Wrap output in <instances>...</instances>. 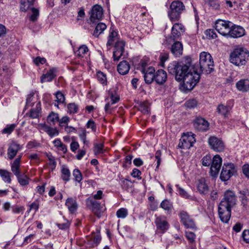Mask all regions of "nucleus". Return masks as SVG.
Here are the masks:
<instances>
[{"label":"nucleus","mask_w":249,"mask_h":249,"mask_svg":"<svg viewBox=\"0 0 249 249\" xmlns=\"http://www.w3.org/2000/svg\"><path fill=\"white\" fill-rule=\"evenodd\" d=\"M107 28L106 25L102 22H100L96 25L92 35L96 37H98L99 36L103 33Z\"/></svg>","instance_id":"obj_34"},{"label":"nucleus","mask_w":249,"mask_h":249,"mask_svg":"<svg viewBox=\"0 0 249 249\" xmlns=\"http://www.w3.org/2000/svg\"><path fill=\"white\" fill-rule=\"evenodd\" d=\"M133 157L132 155H128L125 157L123 164V167L124 168H126L131 164Z\"/></svg>","instance_id":"obj_56"},{"label":"nucleus","mask_w":249,"mask_h":249,"mask_svg":"<svg viewBox=\"0 0 249 249\" xmlns=\"http://www.w3.org/2000/svg\"><path fill=\"white\" fill-rule=\"evenodd\" d=\"M104 144L102 143H95L94 144L93 151L95 155L103 154L104 153Z\"/></svg>","instance_id":"obj_47"},{"label":"nucleus","mask_w":249,"mask_h":249,"mask_svg":"<svg viewBox=\"0 0 249 249\" xmlns=\"http://www.w3.org/2000/svg\"><path fill=\"white\" fill-rule=\"evenodd\" d=\"M237 89L242 92H247L249 90V79H243L238 81L236 83Z\"/></svg>","instance_id":"obj_28"},{"label":"nucleus","mask_w":249,"mask_h":249,"mask_svg":"<svg viewBox=\"0 0 249 249\" xmlns=\"http://www.w3.org/2000/svg\"><path fill=\"white\" fill-rule=\"evenodd\" d=\"M127 214L128 211L124 208L119 209L116 212V215L118 218H125L127 216Z\"/></svg>","instance_id":"obj_51"},{"label":"nucleus","mask_w":249,"mask_h":249,"mask_svg":"<svg viewBox=\"0 0 249 249\" xmlns=\"http://www.w3.org/2000/svg\"><path fill=\"white\" fill-rule=\"evenodd\" d=\"M130 68V65L127 61H122L118 65L117 71L120 74L125 75L128 72Z\"/></svg>","instance_id":"obj_30"},{"label":"nucleus","mask_w":249,"mask_h":249,"mask_svg":"<svg viewBox=\"0 0 249 249\" xmlns=\"http://www.w3.org/2000/svg\"><path fill=\"white\" fill-rule=\"evenodd\" d=\"M222 159L219 155H215L212 160L210 168V175L211 176H216L222 165Z\"/></svg>","instance_id":"obj_12"},{"label":"nucleus","mask_w":249,"mask_h":249,"mask_svg":"<svg viewBox=\"0 0 249 249\" xmlns=\"http://www.w3.org/2000/svg\"><path fill=\"white\" fill-rule=\"evenodd\" d=\"M35 93L33 91H31L30 93L27 95L25 106L27 108L29 107H33L35 104H36V103L39 102L37 98L35 97Z\"/></svg>","instance_id":"obj_31"},{"label":"nucleus","mask_w":249,"mask_h":249,"mask_svg":"<svg viewBox=\"0 0 249 249\" xmlns=\"http://www.w3.org/2000/svg\"><path fill=\"white\" fill-rule=\"evenodd\" d=\"M237 199L235 193L231 190H227L218 207L219 218H230L231 208L236 203Z\"/></svg>","instance_id":"obj_2"},{"label":"nucleus","mask_w":249,"mask_h":249,"mask_svg":"<svg viewBox=\"0 0 249 249\" xmlns=\"http://www.w3.org/2000/svg\"><path fill=\"white\" fill-rule=\"evenodd\" d=\"M167 74L163 70L160 69L155 72V81L157 84L162 85L167 80Z\"/></svg>","instance_id":"obj_22"},{"label":"nucleus","mask_w":249,"mask_h":249,"mask_svg":"<svg viewBox=\"0 0 249 249\" xmlns=\"http://www.w3.org/2000/svg\"><path fill=\"white\" fill-rule=\"evenodd\" d=\"M86 126L87 128H90L93 132H96V124L94 121L92 120H89L86 124Z\"/></svg>","instance_id":"obj_62"},{"label":"nucleus","mask_w":249,"mask_h":249,"mask_svg":"<svg viewBox=\"0 0 249 249\" xmlns=\"http://www.w3.org/2000/svg\"><path fill=\"white\" fill-rule=\"evenodd\" d=\"M22 155H19L13 162L10 163L11 170L17 178L18 182L21 186H27L30 180L26 175H21L20 171V161Z\"/></svg>","instance_id":"obj_6"},{"label":"nucleus","mask_w":249,"mask_h":249,"mask_svg":"<svg viewBox=\"0 0 249 249\" xmlns=\"http://www.w3.org/2000/svg\"><path fill=\"white\" fill-rule=\"evenodd\" d=\"M197 191L201 195L207 194L209 191V187L205 178H202L196 182Z\"/></svg>","instance_id":"obj_20"},{"label":"nucleus","mask_w":249,"mask_h":249,"mask_svg":"<svg viewBox=\"0 0 249 249\" xmlns=\"http://www.w3.org/2000/svg\"><path fill=\"white\" fill-rule=\"evenodd\" d=\"M96 77L98 82L103 86L107 85V78L105 73L101 71H98L96 72Z\"/></svg>","instance_id":"obj_38"},{"label":"nucleus","mask_w":249,"mask_h":249,"mask_svg":"<svg viewBox=\"0 0 249 249\" xmlns=\"http://www.w3.org/2000/svg\"><path fill=\"white\" fill-rule=\"evenodd\" d=\"M65 205L69 212L71 213H75L78 208V204L76 197L68 198L66 200Z\"/></svg>","instance_id":"obj_25"},{"label":"nucleus","mask_w":249,"mask_h":249,"mask_svg":"<svg viewBox=\"0 0 249 249\" xmlns=\"http://www.w3.org/2000/svg\"><path fill=\"white\" fill-rule=\"evenodd\" d=\"M177 191L178 194L182 197L185 198H189L190 196L189 195L187 192H186L184 189L181 188L179 185H176Z\"/></svg>","instance_id":"obj_48"},{"label":"nucleus","mask_w":249,"mask_h":249,"mask_svg":"<svg viewBox=\"0 0 249 249\" xmlns=\"http://www.w3.org/2000/svg\"><path fill=\"white\" fill-rule=\"evenodd\" d=\"M39 128L45 132L51 138L59 135V130L56 127H52L45 123L40 124Z\"/></svg>","instance_id":"obj_18"},{"label":"nucleus","mask_w":249,"mask_h":249,"mask_svg":"<svg viewBox=\"0 0 249 249\" xmlns=\"http://www.w3.org/2000/svg\"><path fill=\"white\" fill-rule=\"evenodd\" d=\"M55 98L56 100H55V102L59 104L65 103V98L62 92L57 91L55 94Z\"/></svg>","instance_id":"obj_54"},{"label":"nucleus","mask_w":249,"mask_h":249,"mask_svg":"<svg viewBox=\"0 0 249 249\" xmlns=\"http://www.w3.org/2000/svg\"><path fill=\"white\" fill-rule=\"evenodd\" d=\"M171 51L176 57H179L182 54L183 45L179 41H176L171 46Z\"/></svg>","instance_id":"obj_26"},{"label":"nucleus","mask_w":249,"mask_h":249,"mask_svg":"<svg viewBox=\"0 0 249 249\" xmlns=\"http://www.w3.org/2000/svg\"><path fill=\"white\" fill-rule=\"evenodd\" d=\"M149 60L147 58L142 59L137 66V69L140 70L142 72H144L146 70V67L147 65Z\"/></svg>","instance_id":"obj_43"},{"label":"nucleus","mask_w":249,"mask_h":249,"mask_svg":"<svg viewBox=\"0 0 249 249\" xmlns=\"http://www.w3.org/2000/svg\"><path fill=\"white\" fill-rule=\"evenodd\" d=\"M89 52V49L86 45L80 46L78 49L75 52V54L79 57H83L85 54Z\"/></svg>","instance_id":"obj_42"},{"label":"nucleus","mask_w":249,"mask_h":249,"mask_svg":"<svg viewBox=\"0 0 249 249\" xmlns=\"http://www.w3.org/2000/svg\"><path fill=\"white\" fill-rule=\"evenodd\" d=\"M34 0H21L20 10L22 12H26L33 5Z\"/></svg>","instance_id":"obj_36"},{"label":"nucleus","mask_w":249,"mask_h":249,"mask_svg":"<svg viewBox=\"0 0 249 249\" xmlns=\"http://www.w3.org/2000/svg\"><path fill=\"white\" fill-rule=\"evenodd\" d=\"M200 70L197 71L210 74L214 70V62L211 55L208 52H202L199 54Z\"/></svg>","instance_id":"obj_4"},{"label":"nucleus","mask_w":249,"mask_h":249,"mask_svg":"<svg viewBox=\"0 0 249 249\" xmlns=\"http://www.w3.org/2000/svg\"><path fill=\"white\" fill-rule=\"evenodd\" d=\"M212 158L210 155H206L202 159V164L204 166H209L211 164Z\"/></svg>","instance_id":"obj_60"},{"label":"nucleus","mask_w":249,"mask_h":249,"mask_svg":"<svg viewBox=\"0 0 249 249\" xmlns=\"http://www.w3.org/2000/svg\"><path fill=\"white\" fill-rule=\"evenodd\" d=\"M231 109V106L223 104L219 105L216 108L217 112L224 118L229 117Z\"/></svg>","instance_id":"obj_27"},{"label":"nucleus","mask_w":249,"mask_h":249,"mask_svg":"<svg viewBox=\"0 0 249 249\" xmlns=\"http://www.w3.org/2000/svg\"><path fill=\"white\" fill-rule=\"evenodd\" d=\"M79 137L80 140L82 141L85 146L89 147V141L86 139L87 138V131L85 129H82L81 132L79 133Z\"/></svg>","instance_id":"obj_45"},{"label":"nucleus","mask_w":249,"mask_h":249,"mask_svg":"<svg viewBox=\"0 0 249 249\" xmlns=\"http://www.w3.org/2000/svg\"><path fill=\"white\" fill-rule=\"evenodd\" d=\"M195 142L194 135L187 133L182 136L178 146L182 149H189Z\"/></svg>","instance_id":"obj_10"},{"label":"nucleus","mask_w":249,"mask_h":249,"mask_svg":"<svg viewBox=\"0 0 249 249\" xmlns=\"http://www.w3.org/2000/svg\"><path fill=\"white\" fill-rule=\"evenodd\" d=\"M89 15L90 20L93 23L101 20L103 16V9L101 6L98 4L94 5L92 7Z\"/></svg>","instance_id":"obj_13"},{"label":"nucleus","mask_w":249,"mask_h":249,"mask_svg":"<svg viewBox=\"0 0 249 249\" xmlns=\"http://www.w3.org/2000/svg\"><path fill=\"white\" fill-rule=\"evenodd\" d=\"M185 10L183 2L179 0H174L171 3L167 12L168 17L172 22L180 20L181 14Z\"/></svg>","instance_id":"obj_5"},{"label":"nucleus","mask_w":249,"mask_h":249,"mask_svg":"<svg viewBox=\"0 0 249 249\" xmlns=\"http://www.w3.org/2000/svg\"><path fill=\"white\" fill-rule=\"evenodd\" d=\"M72 175L76 181L80 182L82 180L83 176L79 169H74L72 172Z\"/></svg>","instance_id":"obj_50"},{"label":"nucleus","mask_w":249,"mask_h":249,"mask_svg":"<svg viewBox=\"0 0 249 249\" xmlns=\"http://www.w3.org/2000/svg\"><path fill=\"white\" fill-rule=\"evenodd\" d=\"M31 11L32 14L30 17V19L31 21L34 22L37 20L39 16V11L38 9L33 7L31 8Z\"/></svg>","instance_id":"obj_55"},{"label":"nucleus","mask_w":249,"mask_h":249,"mask_svg":"<svg viewBox=\"0 0 249 249\" xmlns=\"http://www.w3.org/2000/svg\"><path fill=\"white\" fill-rule=\"evenodd\" d=\"M139 110L143 114H149L150 113V105L147 102L140 103Z\"/></svg>","instance_id":"obj_39"},{"label":"nucleus","mask_w":249,"mask_h":249,"mask_svg":"<svg viewBox=\"0 0 249 249\" xmlns=\"http://www.w3.org/2000/svg\"><path fill=\"white\" fill-rule=\"evenodd\" d=\"M181 222L187 228L192 229L196 228V225L192 219H181Z\"/></svg>","instance_id":"obj_44"},{"label":"nucleus","mask_w":249,"mask_h":249,"mask_svg":"<svg viewBox=\"0 0 249 249\" xmlns=\"http://www.w3.org/2000/svg\"><path fill=\"white\" fill-rule=\"evenodd\" d=\"M155 69L153 67H149L144 72H142L143 74L144 79L146 83L151 84L153 81H155Z\"/></svg>","instance_id":"obj_23"},{"label":"nucleus","mask_w":249,"mask_h":249,"mask_svg":"<svg viewBox=\"0 0 249 249\" xmlns=\"http://www.w3.org/2000/svg\"><path fill=\"white\" fill-rule=\"evenodd\" d=\"M184 105L187 108H194L197 105V101L195 99L189 100L185 102Z\"/></svg>","instance_id":"obj_59"},{"label":"nucleus","mask_w":249,"mask_h":249,"mask_svg":"<svg viewBox=\"0 0 249 249\" xmlns=\"http://www.w3.org/2000/svg\"><path fill=\"white\" fill-rule=\"evenodd\" d=\"M211 148L216 152H221L224 149V144L222 140L215 137H211L208 141Z\"/></svg>","instance_id":"obj_15"},{"label":"nucleus","mask_w":249,"mask_h":249,"mask_svg":"<svg viewBox=\"0 0 249 249\" xmlns=\"http://www.w3.org/2000/svg\"><path fill=\"white\" fill-rule=\"evenodd\" d=\"M160 207L167 212H170L173 209V204L170 200L166 199L161 202Z\"/></svg>","instance_id":"obj_41"},{"label":"nucleus","mask_w":249,"mask_h":249,"mask_svg":"<svg viewBox=\"0 0 249 249\" xmlns=\"http://www.w3.org/2000/svg\"><path fill=\"white\" fill-rule=\"evenodd\" d=\"M109 94L111 104H115L119 102L120 97L115 92H114L113 91H109Z\"/></svg>","instance_id":"obj_57"},{"label":"nucleus","mask_w":249,"mask_h":249,"mask_svg":"<svg viewBox=\"0 0 249 249\" xmlns=\"http://www.w3.org/2000/svg\"><path fill=\"white\" fill-rule=\"evenodd\" d=\"M41 108L40 102H38L36 104V108L30 110V117L33 119L37 118L39 115Z\"/></svg>","instance_id":"obj_35"},{"label":"nucleus","mask_w":249,"mask_h":249,"mask_svg":"<svg viewBox=\"0 0 249 249\" xmlns=\"http://www.w3.org/2000/svg\"><path fill=\"white\" fill-rule=\"evenodd\" d=\"M155 223L157 229L160 230L162 232L167 231L169 227L168 222L165 219H156Z\"/></svg>","instance_id":"obj_29"},{"label":"nucleus","mask_w":249,"mask_h":249,"mask_svg":"<svg viewBox=\"0 0 249 249\" xmlns=\"http://www.w3.org/2000/svg\"><path fill=\"white\" fill-rule=\"evenodd\" d=\"M40 200L38 198L36 199L31 205H29V209L27 210V213H29L31 211H34V213L38 209Z\"/></svg>","instance_id":"obj_46"},{"label":"nucleus","mask_w":249,"mask_h":249,"mask_svg":"<svg viewBox=\"0 0 249 249\" xmlns=\"http://www.w3.org/2000/svg\"><path fill=\"white\" fill-rule=\"evenodd\" d=\"M16 124H13L7 125L2 131V134H10L15 129Z\"/></svg>","instance_id":"obj_53"},{"label":"nucleus","mask_w":249,"mask_h":249,"mask_svg":"<svg viewBox=\"0 0 249 249\" xmlns=\"http://www.w3.org/2000/svg\"><path fill=\"white\" fill-rule=\"evenodd\" d=\"M67 112L70 115L77 113L79 110V106L75 103L68 104L67 106Z\"/></svg>","instance_id":"obj_37"},{"label":"nucleus","mask_w":249,"mask_h":249,"mask_svg":"<svg viewBox=\"0 0 249 249\" xmlns=\"http://www.w3.org/2000/svg\"><path fill=\"white\" fill-rule=\"evenodd\" d=\"M185 28L180 23H176L173 24L171 29V37L173 40L178 39L185 32Z\"/></svg>","instance_id":"obj_14"},{"label":"nucleus","mask_w":249,"mask_h":249,"mask_svg":"<svg viewBox=\"0 0 249 249\" xmlns=\"http://www.w3.org/2000/svg\"><path fill=\"white\" fill-rule=\"evenodd\" d=\"M125 44V42L124 40L120 39L116 42L113 45V58L114 61H118L120 59L124 53Z\"/></svg>","instance_id":"obj_11"},{"label":"nucleus","mask_w":249,"mask_h":249,"mask_svg":"<svg viewBox=\"0 0 249 249\" xmlns=\"http://www.w3.org/2000/svg\"><path fill=\"white\" fill-rule=\"evenodd\" d=\"M236 173V168L233 163H224L220 174V178L223 181H227Z\"/></svg>","instance_id":"obj_7"},{"label":"nucleus","mask_w":249,"mask_h":249,"mask_svg":"<svg viewBox=\"0 0 249 249\" xmlns=\"http://www.w3.org/2000/svg\"><path fill=\"white\" fill-rule=\"evenodd\" d=\"M70 122V118L68 116H63L61 119H59V121H58L59 125L60 127H65V125H68Z\"/></svg>","instance_id":"obj_58"},{"label":"nucleus","mask_w":249,"mask_h":249,"mask_svg":"<svg viewBox=\"0 0 249 249\" xmlns=\"http://www.w3.org/2000/svg\"><path fill=\"white\" fill-rule=\"evenodd\" d=\"M57 69L53 68L48 70L45 73L42 74L40 77V82L43 83L45 82H49L56 77V72Z\"/></svg>","instance_id":"obj_21"},{"label":"nucleus","mask_w":249,"mask_h":249,"mask_svg":"<svg viewBox=\"0 0 249 249\" xmlns=\"http://www.w3.org/2000/svg\"><path fill=\"white\" fill-rule=\"evenodd\" d=\"M87 203L88 206L98 217L102 216L101 214L106 210L104 204H101L98 200H93L92 198L88 199Z\"/></svg>","instance_id":"obj_8"},{"label":"nucleus","mask_w":249,"mask_h":249,"mask_svg":"<svg viewBox=\"0 0 249 249\" xmlns=\"http://www.w3.org/2000/svg\"><path fill=\"white\" fill-rule=\"evenodd\" d=\"M56 225L60 229L66 230L69 228L70 225V222L66 219L64 222L62 223H57Z\"/></svg>","instance_id":"obj_64"},{"label":"nucleus","mask_w":249,"mask_h":249,"mask_svg":"<svg viewBox=\"0 0 249 249\" xmlns=\"http://www.w3.org/2000/svg\"><path fill=\"white\" fill-rule=\"evenodd\" d=\"M48 160H49V165L51 167L52 170L55 168L56 165V162L55 160V158L51 154H47L46 155Z\"/></svg>","instance_id":"obj_52"},{"label":"nucleus","mask_w":249,"mask_h":249,"mask_svg":"<svg viewBox=\"0 0 249 249\" xmlns=\"http://www.w3.org/2000/svg\"><path fill=\"white\" fill-rule=\"evenodd\" d=\"M59 121V114L53 111L51 112L48 115L47 121L50 125H54Z\"/></svg>","instance_id":"obj_32"},{"label":"nucleus","mask_w":249,"mask_h":249,"mask_svg":"<svg viewBox=\"0 0 249 249\" xmlns=\"http://www.w3.org/2000/svg\"><path fill=\"white\" fill-rule=\"evenodd\" d=\"M249 52L245 48L237 47L231 53L230 61L233 64L240 66L244 65L249 59Z\"/></svg>","instance_id":"obj_3"},{"label":"nucleus","mask_w":249,"mask_h":249,"mask_svg":"<svg viewBox=\"0 0 249 249\" xmlns=\"http://www.w3.org/2000/svg\"><path fill=\"white\" fill-rule=\"evenodd\" d=\"M169 73L175 76L178 82H182L183 86L186 90H192L200 79L197 71L190 69L187 64L173 61L170 63L167 68Z\"/></svg>","instance_id":"obj_1"},{"label":"nucleus","mask_w":249,"mask_h":249,"mask_svg":"<svg viewBox=\"0 0 249 249\" xmlns=\"http://www.w3.org/2000/svg\"><path fill=\"white\" fill-rule=\"evenodd\" d=\"M245 34V29L240 26L234 25L230 27L229 34L227 36L233 38H238L243 36Z\"/></svg>","instance_id":"obj_17"},{"label":"nucleus","mask_w":249,"mask_h":249,"mask_svg":"<svg viewBox=\"0 0 249 249\" xmlns=\"http://www.w3.org/2000/svg\"><path fill=\"white\" fill-rule=\"evenodd\" d=\"M71 176V172L69 169L63 166L61 169V178L65 182L70 180Z\"/></svg>","instance_id":"obj_40"},{"label":"nucleus","mask_w":249,"mask_h":249,"mask_svg":"<svg viewBox=\"0 0 249 249\" xmlns=\"http://www.w3.org/2000/svg\"><path fill=\"white\" fill-rule=\"evenodd\" d=\"M230 23L228 20L218 19L215 23V29L220 34L227 36L229 34Z\"/></svg>","instance_id":"obj_9"},{"label":"nucleus","mask_w":249,"mask_h":249,"mask_svg":"<svg viewBox=\"0 0 249 249\" xmlns=\"http://www.w3.org/2000/svg\"><path fill=\"white\" fill-rule=\"evenodd\" d=\"M195 128L199 131H205L209 128V123L201 117H197L194 121Z\"/></svg>","instance_id":"obj_16"},{"label":"nucleus","mask_w":249,"mask_h":249,"mask_svg":"<svg viewBox=\"0 0 249 249\" xmlns=\"http://www.w3.org/2000/svg\"><path fill=\"white\" fill-rule=\"evenodd\" d=\"M0 176L2 180L7 183H11L12 174L11 172L4 169H0Z\"/></svg>","instance_id":"obj_33"},{"label":"nucleus","mask_w":249,"mask_h":249,"mask_svg":"<svg viewBox=\"0 0 249 249\" xmlns=\"http://www.w3.org/2000/svg\"><path fill=\"white\" fill-rule=\"evenodd\" d=\"M209 6L213 9L218 10L220 8V1L219 0H206Z\"/></svg>","instance_id":"obj_49"},{"label":"nucleus","mask_w":249,"mask_h":249,"mask_svg":"<svg viewBox=\"0 0 249 249\" xmlns=\"http://www.w3.org/2000/svg\"><path fill=\"white\" fill-rule=\"evenodd\" d=\"M185 236L190 243H193L195 242L196 235L194 232L186 231Z\"/></svg>","instance_id":"obj_61"},{"label":"nucleus","mask_w":249,"mask_h":249,"mask_svg":"<svg viewBox=\"0 0 249 249\" xmlns=\"http://www.w3.org/2000/svg\"><path fill=\"white\" fill-rule=\"evenodd\" d=\"M142 175L141 171L137 168H134L131 173V175L133 178H137L138 179L142 178L141 175Z\"/></svg>","instance_id":"obj_63"},{"label":"nucleus","mask_w":249,"mask_h":249,"mask_svg":"<svg viewBox=\"0 0 249 249\" xmlns=\"http://www.w3.org/2000/svg\"><path fill=\"white\" fill-rule=\"evenodd\" d=\"M120 39L118 32L114 30L110 32L107 43V47L108 48V49L110 50V47H112L116 42Z\"/></svg>","instance_id":"obj_24"},{"label":"nucleus","mask_w":249,"mask_h":249,"mask_svg":"<svg viewBox=\"0 0 249 249\" xmlns=\"http://www.w3.org/2000/svg\"><path fill=\"white\" fill-rule=\"evenodd\" d=\"M21 149L19 144L16 142H12L9 145L7 149V156L9 160H13L16 156L18 152Z\"/></svg>","instance_id":"obj_19"}]
</instances>
